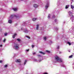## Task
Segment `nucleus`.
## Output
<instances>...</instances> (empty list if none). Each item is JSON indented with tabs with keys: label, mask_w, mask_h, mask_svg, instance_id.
Listing matches in <instances>:
<instances>
[{
	"label": "nucleus",
	"mask_w": 74,
	"mask_h": 74,
	"mask_svg": "<svg viewBox=\"0 0 74 74\" xmlns=\"http://www.w3.org/2000/svg\"><path fill=\"white\" fill-rule=\"evenodd\" d=\"M18 17V16L17 15H11L10 16V17L9 18V19L8 20V23H12V20H11V19H12V18H14V17H15V18H17Z\"/></svg>",
	"instance_id": "obj_1"
},
{
	"label": "nucleus",
	"mask_w": 74,
	"mask_h": 74,
	"mask_svg": "<svg viewBox=\"0 0 74 74\" xmlns=\"http://www.w3.org/2000/svg\"><path fill=\"white\" fill-rule=\"evenodd\" d=\"M55 60L56 61L60 62V63H63V60L62 59L59 58L58 56H55Z\"/></svg>",
	"instance_id": "obj_2"
},
{
	"label": "nucleus",
	"mask_w": 74,
	"mask_h": 74,
	"mask_svg": "<svg viewBox=\"0 0 74 74\" xmlns=\"http://www.w3.org/2000/svg\"><path fill=\"white\" fill-rule=\"evenodd\" d=\"M13 48L16 50H18L19 49V45L14 44L13 46Z\"/></svg>",
	"instance_id": "obj_3"
},
{
	"label": "nucleus",
	"mask_w": 74,
	"mask_h": 74,
	"mask_svg": "<svg viewBox=\"0 0 74 74\" xmlns=\"http://www.w3.org/2000/svg\"><path fill=\"white\" fill-rule=\"evenodd\" d=\"M49 2H47L46 4L45 5V9L46 10H47L48 9V8L49 7Z\"/></svg>",
	"instance_id": "obj_4"
},
{
	"label": "nucleus",
	"mask_w": 74,
	"mask_h": 74,
	"mask_svg": "<svg viewBox=\"0 0 74 74\" xmlns=\"http://www.w3.org/2000/svg\"><path fill=\"white\" fill-rule=\"evenodd\" d=\"M69 16H71V18H73V13L70 12H69Z\"/></svg>",
	"instance_id": "obj_5"
},
{
	"label": "nucleus",
	"mask_w": 74,
	"mask_h": 74,
	"mask_svg": "<svg viewBox=\"0 0 74 74\" xmlns=\"http://www.w3.org/2000/svg\"><path fill=\"white\" fill-rule=\"evenodd\" d=\"M26 26H23L21 28V30H23L24 31V30H25L26 29Z\"/></svg>",
	"instance_id": "obj_6"
},
{
	"label": "nucleus",
	"mask_w": 74,
	"mask_h": 74,
	"mask_svg": "<svg viewBox=\"0 0 74 74\" xmlns=\"http://www.w3.org/2000/svg\"><path fill=\"white\" fill-rule=\"evenodd\" d=\"M12 10L14 11H18V8H12Z\"/></svg>",
	"instance_id": "obj_7"
},
{
	"label": "nucleus",
	"mask_w": 74,
	"mask_h": 74,
	"mask_svg": "<svg viewBox=\"0 0 74 74\" xmlns=\"http://www.w3.org/2000/svg\"><path fill=\"white\" fill-rule=\"evenodd\" d=\"M33 7L35 8H37V7H38V5H37V4H35L33 5Z\"/></svg>",
	"instance_id": "obj_8"
},
{
	"label": "nucleus",
	"mask_w": 74,
	"mask_h": 74,
	"mask_svg": "<svg viewBox=\"0 0 74 74\" xmlns=\"http://www.w3.org/2000/svg\"><path fill=\"white\" fill-rule=\"evenodd\" d=\"M16 62H17V63H20L21 62V60H20V59L16 60Z\"/></svg>",
	"instance_id": "obj_9"
},
{
	"label": "nucleus",
	"mask_w": 74,
	"mask_h": 74,
	"mask_svg": "<svg viewBox=\"0 0 74 74\" xmlns=\"http://www.w3.org/2000/svg\"><path fill=\"white\" fill-rule=\"evenodd\" d=\"M51 15L50 14H49L48 15V18L49 19L50 18H51Z\"/></svg>",
	"instance_id": "obj_10"
},
{
	"label": "nucleus",
	"mask_w": 74,
	"mask_h": 74,
	"mask_svg": "<svg viewBox=\"0 0 74 74\" xmlns=\"http://www.w3.org/2000/svg\"><path fill=\"white\" fill-rule=\"evenodd\" d=\"M39 26V25L37 24L36 25V30H38Z\"/></svg>",
	"instance_id": "obj_11"
},
{
	"label": "nucleus",
	"mask_w": 74,
	"mask_h": 74,
	"mask_svg": "<svg viewBox=\"0 0 74 74\" xmlns=\"http://www.w3.org/2000/svg\"><path fill=\"white\" fill-rule=\"evenodd\" d=\"M24 32H25V33H28V30L27 29H26L25 28V30L24 31Z\"/></svg>",
	"instance_id": "obj_12"
},
{
	"label": "nucleus",
	"mask_w": 74,
	"mask_h": 74,
	"mask_svg": "<svg viewBox=\"0 0 74 74\" xmlns=\"http://www.w3.org/2000/svg\"><path fill=\"white\" fill-rule=\"evenodd\" d=\"M39 53H40L42 54V55H45V53L42 52V51H39Z\"/></svg>",
	"instance_id": "obj_13"
},
{
	"label": "nucleus",
	"mask_w": 74,
	"mask_h": 74,
	"mask_svg": "<svg viewBox=\"0 0 74 74\" xmlns=\"http://www.w3.org/2000/svg\"><path fill=\"white\" fill-rule=\"evenodd\" d=\"M54 21L56 22V23H58V22L59 21L58 20L56 19Z\"/></svg>",
	"instance_id": "obj_14"
},
{
	"label": "nucleus",
	"mask_w": 74,
	"mask_h": 74,
	"mask_svg": "<svg viewBox=\"0 0 74 74\" xmlns=\"http://www.w3.org/2000/svg\"><path fill=\"white\" fill-rule=\"evenodd\" d=\"M16 36V34H15L14 35L12 36V37L13 38H15V36Z\"/></svg>",
	"instance_id": "obj_15"
},
{
	"label": "nucleus",
	"mask_w": 74,
	"mask_h": 74,
	"mask_svg": "<svg viewBox=\"0 0 74 74\" xmlns=\"http://www.w3.org/2000/svg\"><path fill=\"white\" fill-rule=\"evenodd\" d=\"M69 5H66L65 6V8L66 9H67V8H69Z\"/></svg>",
	"instance_id": "obj_16"
},
{
	"label": "nucleus",
	"mask_w": 74,
	"mask_h": 74,
	"mask_svg": "<svg viewBox=\"0 0 74 74\" xmlns=\"http://www.w3.org/2000/svg\"><path fill=\"white\" fill-rule=\"evenodd\" d=\"M67 43L69 44V45L70 46L71 45V43H70V42H67Z\"/></svg>",
	"instance_id": "obj_17"
},
{
	"label": "nucleus",
	"mask_w": 74,
	"mask_h": 74,
	"mask_svg": "<svg viewBox=\"0 0 74 74\" xmlns=\"http://www.w3.org/2000/svg\"><path fill=\"white\" fill-rule=\"evenodd\" d=\"M43 40H45V41L46 40H47V37H44L43 38Z\"/></svg>",
	"instance_id": "obj_18"
},
{
	"label": "nucleus",
	"mask_w": 74,
	"mask_h": 74,
	"mask_svg": "<svg viewBox=\"0 0 74 74\" xmlns=\"http://www.w3.org/2000/svg\"><path fill=\"white\" fill-rule=\"evenodd\" d=\"M37 18H33L32 19V21H35L36 20Z\"/></svg>",
	"instance_id": "obj_19"
},
{
	"label": "nucleus",
	"mask_w": 74,
	"mask_h": 74,
	"mask_svg": "<svg viewBox=\"0 0 74 74\" xmlns=\"http://www.w3.org/2000/svg\"><path fill=\"white\" fill-rule=\"evenodd\" d=\"M27 62V61L26 60H25L24 63V65H25Z\"/></svg>",
	"instance_id": "obj_20"
},
{
	"label": "nucleus",
	"mask_w": 74,
	"mask_h": 74,
	"mask_svg": "<svg viewBox=\"0 0 74 74\" xmlns=\"http://www.w3.org/2000/svg\"><path fill=\"white\" fill-rule=\"evenodd\" d=\"M8 67V64H6L4 65L5 68H7Z\"/></svg>",
	"instance_id": "obj_21"
},
{
	"label": "nucleus",
	"mask_w": 74,
	"mask_h": 74,
	"mask_svg": "<svg viewBox=\"0 0 74 74\" xmlns=\"http://www.w3.org/2000/svg\"><path fill=\"white\" fill-rule=\"evenodd\" d=\"M73 55H72L69 56V58H71L73 57Z\"/></svg>",
	"instance_id": "obj_22"
},
{
	"label": "nucleus",
	"mask_w": 74,
	"mask_h": 74,
	"mask_svg": "<svg viewBox=\"0 0 74 74\" xmlns=\"http://www.w3.org/2000/svg\"><path fill=\"white\" fill-rule=\"evenodd\" d=\"M17 40L18 41H19V42L21 41V39L18 38L17 39Z\"/></svg>",
	"instance_id": "obj_23"
},
{
	"label": "nucleus",
	"mask_w": 74,
	"mask_h": 74,
	"mask_svg": "<svg viewBox=\"0 0 74 74\" xmlns=\"http://www.w3.org/2000/svg\"><path fill=\"white\" fill-rule=\"evenodd\" d=\"M38 56L39 58L42 57V56L40 55H38Z\"/></svg>",
	"instance_id": "obj_24"
},
{
	"label": "nucleus",
	"mask_w": 74,
	"mask_h": 74,
	"mask_svg": "<svg viewBox=\"0 0 74 74\" xmlns=\"http://www.w3.org/2000/svg\"><path fill=\"white\" fill-rule=\"evenodd\" d=\"M71 8H74V7L73 6V5H71Z\"/></svg>",
	"instance_id": "obj_25"
},
{
	"label": "nucleus",
	"mask_w": 74,
	"mask_h": 74,
	"mask_svg": "<svg viewBox=\"0 0 74 74\" xmlns=\"http://www.w3.org/2000/svg\"><path fill=\"white\" fill-rule=\"evenodd\" d=\"M7 35V33H5L4 34V36H6Z\"/></svg>",
	"instance_id": "obj_26"
},
{
	"label": "nucleus",
	"mask_w": 74,
	"mask_h": 74,
	"mask_svg": "<svg viewBox=\"0 0 74 74\" xmlns=\"http://www.w3.org/2000/svg\"><path fill=\"white\" fill-rule=\"evenodd\" d=\"M46 52H47L48 53H49V52H50V51H47V50L46 51Z\"/></svg>",
	"instance_id": "obj_27"
},
{
	"label": "nucleus",
	"mask_w": 74,
	"mask_h": 74,
	"mask_svg": "<svg viewBox=\"0 0 74 74\" xmlns=\"http://www.w3.org/2000/svg\"><path fill=\"white\" fill-rule=\"evenodd\" d=\"M26 37L27 38H29V39H30V37H29V36H27Z\"/></svg>",
	"instance_id": "obj_28"
},
{
	"label": "nucleus",
	"mask_w": 74,
	"mask_h": 74,
	"mask_svg": "<svg viewBox=\"0 0 74 74\" xmlns=\"http://www.w3.org/2000/svg\"><path fill=\"white\" fill-rule=\"evenodd\" d=\"M5 39H4L3 41V42H5Z\"/></svg>",
	"instance_id": "obj_29"
},
{
	"label": "nucleus",
	"mask_w": 74,
	"mask_h": 74,
	"mask_svg": "<svg viewBox=\"0 0 74 74\" xmlns=\"http://www.w3.org/2000/svg\"><path fill=\"white\" fill-rule=\"evenodd\" d=\"M52 18H55V15H53V16H52Z\"/></svg>",
	"instance_id": "obj_30"
},
{
	"label": "nucleus",
	"mask_w": 74,
	"mask_h": 74,
	"mask_svg": "<svg viewBox=\"0 0 74 74\" xmlns=\"http://www.w3.org/2000/svg\"><path fill=\"white\" fill-rule=\"evenodd\" d=\"M64 36H65L64 35H62V38H63V37H64Z\"/></svg>",
	"instance_id": "obj_31"
},
{
	"label": "nucleus",
	"mask_w": 74,
	"mask_h": 74,
	"mask_svg": "<svg viewBox=\"0 0 74 74\" xmlns=\"http://www.w3.org/2000/svg\"><path fill=\"white\" fill-rule=\"evenodd\" d=\"M57 49H59V46H57Z\"/></svg>",
	"instance_id": "obj_32"
},
{
	"label": "nucleus",
	"mask_w": 74,
	"mask_h": 74,
	"mask_svg": "<svg viewBox=\"0 0 74 74\" xmlns=\"http://www.w3.org/2000/svg\"><path fill=\"white\" fill-rule=\"evenodd\" d=\"M3 62V61L2 60H0V63H1Z\"/></svg>",
	"instance_id": "obj_33"
},
{
	"label": "nucleus",
	"mask_w": 74,
	"mask_h": 74,
	"mask_svg": "<svg viewBox=\"0 0 74 74\" xmlns=\"http://www.w3.org/2000/svg\"><path fill=\"white\" fill-rule=\"evenodd\" d=\"M42 60V59H40V60H39V62H41Z\"/></svg>",
	"instance_id": "obj_34"
},
{
	"label": "nucleus",
	"mask_w": 74,
	"mask_h": 74,
	"mask_svg": "<svg viewBox=\"0 0 74 74\" xmlns=\"http://www.w3.org/2000/svg\"><path fill=\"white\" fill-rule=\"evenodd\" d=\"M43 74H48V73H44Z\"/></svg>",
	"instance_id": "obj_35"
},
{
	"label": "nucleus",
	"mask_w": 74,
	"mask_h": 74,
	"mask_svg": "<svg viewBox=\"0 0 74 74\" xmlns=\"http://www.w3.org/2000/svg\"><path fill=\"white\" fill-rule=\"evenodd\" d=\"M33 55H35L36 52L33 53Z\"/></svg>",
	"instance_id": "obj_36"
},
{
	"label": "nucleus",
	"mask_w": 74,
	"mask_h": 74,
	"mask_svg": "<svg viewBox=\"0 0 74 74\" xmlns=\"http://www.w3.org/2000/svg\"><path fill=\"white\" fill-rule=\"evenodd\" d=\"M29 51V49L26 50V51H27V52Z\"/></svg>",
	"instance_id": "obj_37"
},
{
	"label": "nucleus",
	"mask_w": 74,
	"mask_h": 74,
	"mask_svg": "<svg viewBox=\"0 0 74 74\" xmlns=\"http://www.w3.org/2000/svg\"><path fill=\"white\" fill-rule=\"evenodd\" d=\"M50 44H52V41H51L50 42Z\"/></svg>",
	"instance_id": "obj_38"
},
{
	"label": "nucleus",
	"mask_w": 74,
	"mask_h": 74,
	"mask_svg": "<svg viewBox=\"0 0 74 74\" xmlns=\"http://www.w3.org/2000/svg\"><path fill=\"white\" fill-rule=\"evenodd\" d=\"M2 46H3V45H0V47H1Z\"/></svg>",
	"instance_id": "obj_39"
},
{
	"label": "nucleus",
	"mask_w": 74,
	"mask_h": 74,
	"mask_svg": "<svg viewBox=\"0 0 74 74\" xmlns=\"http://www.w3.org/2000/svg\"><path fill=\"white\" fill-rule=\"evenodd\" d=\"M56 30H58V28H57L56 29Z\"/></svg>",
	"instance_id": "obj_40"
},
{
	"label": "nucleus",
	"mask_w": 74,
	"mask_h": 74,
	"mask_svg": "<svg viewBox=\"0 0 74 74\" xmlns=\"http://www.w3.org/2000/svg\"><path fill=\"white\" fill-rule=\"evenodd\" d=\"M32 48H34V45H32Z\"/></svg>",
	"instance_id": "obj_41"
},
{
	"label": "nucleus",
	"mask_w": 74,
	"mask_h": 74,
	"mask_svg": "<svg viewBox=\"0 0 74 74\" xmlns=\"http://www.w3.org/2000/svg\"><path fill=\"white\" fill-rule=\"evenodd\" d=\"M35 62H37V60H35Z\"/></svg>",
	"instance_id": "obj_42"
},
{
	"label": "nucleus",
	"mask_w": 74,
	"mask_h": 74,
	"mask_svg": "<svg viewBox=\"0 0 74 74\" xmlns=\"http://www.w3.org/2000/svg\"><path fill=\"white\" fill-rule=\"evenodd\" d=\"M64 24V23H65V21H64L63 22Z\"/></svg>",
	"instance_id": "obj_43"
},
{
	"label": "nucleus",
	"mask_w": 74,
	"mask_h": 74,
	"mask_svg": "<svg viewBox=\"0 0 74 74\" xmlns=\"http://www.w3.org/2000/svg\"><path fill=\"white\" fill-rule=\"evenodd\" d=\"M62 66H63V67H64V65H62Z\"/></svg>",
	"instance_id": "obj_44"
},
{
	"label": "nucleus",
	"mask_w": 74,
	"mask_h": 74,
	"mask_svg": "<svg viewBox=\"0 0 74 74\" xmlns=\"http://www.w3.org/2000/svg\"><path fill=\"white\" fill-rule=\"evenodd\" d=\"M59 53H61V52H60Z\"/></svg>",
	"instance_id": "obj_45"
},
{
	"label": "nucleus",
	"mask_w": 74,
	"mask_h": 74,
	"mask_svg": "<svg viewBox=\"0 0 74 74\" xmlns=\"http://www.w3.org/2000/svg\"><path fill=\"white\" fill-rule=\"evenodd\" d=\"M21 1H23V0H20Z\"/></svg>",
	"instance_id": "obj_46"
},
{
	"label": "nucleus",
	"mask_w": 74,
	"mask_h": 74,
	"mask_svg": "<svg viewBox=\"0 0 74 74\" xmlns=\"http://www.w3.org/2000/svg\"><path fill=\"white\" fill-rule=\"evenodd\" d=\"M72 0V1H73V0Z\"/></svg>",
	"instance_id": "obj_47"
}]
</instances>
